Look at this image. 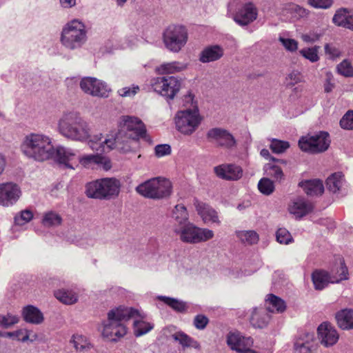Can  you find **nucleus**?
Segmentation results:
<instances>
[{
	"label": "nucleus",
	"instance_id": "a211bd4d",
	"mask_svg": "<svg viewBox=\"0 0 353 353\" xmlns=\"http://www.w3.org/2000/svg\"><path fill=\"white\" fill-rule=\"evenodd\" d=\"M54 160L67 168L74 169L78 164V151L70 148L58 145L54 148Z\"/></svg>",
	"mask_w": 353,
	"mask_h": 353
},
{
	"label": "nucleus",
	"instance_id": "c756f323",
	"mask_svg": "<svg viewBox=\"0 0 353 353\" xmlns=\"http://www.w3.org/2000/svg\"><path fill=\"white\" fill-rule=\"evenodd\" d=\"M336 320L339 327L343 330L353 329V310L344 309L336 314Z\"/></svg>",
	"mask_w": 353,
	"mask_h": 353
},
{
	"label": "nucleus",
	"instance_id": "4c0bfd02",
	"mask_svg": "<svg viewBox=\"0 0 353 353\" xmlns=\"http://www.w3.org/2000/svg\"><path fill=\"white\" fill-rule=\"evenodd\" d=\"M279 163L270 162L264 166V170L268 176L273 178L276 181H281L284 179L282 169L277 165Z\"/></svg>",
	"mask_w": 353,
	"mask_h": 353
},
{
	"label": "nucleus",
	"instance_id": "4d7b16f0",
	"mask_svg": "<svg viewBox=\"0 0 353 353\" xmlns=\"http://www.w3.org/2000/svg\"><path fill=\"white\" fill-rule=\"evenodd\" d=\"M279 41L285 48L290 52H294L298 48V42L295 39L280 37Z\"/></svg>",
	"mask_w": 353,
	"mask_h": 353
},
{
	"label": "nucleus",
	"instance_id": "58836bf2",
	"mask_svg": "<svg viewBox=\"0 0 353 353\" xmlns=\"http://www.w3.org/2000/svg\"><path fill=\"white\" fill-rule=\"evenodd\" d=\"M185 68V65L178 61H173L161 64L158 68V71L161 74H173L182 71Z\"/></svg>",
	"mask_w": 353,
	"mask_h": 353
},
{
	"label": "nucleus",
	"instance_id": "f3484780",
	"mask_svg": "<svg viewBox=\"0 0 353 353\" xmlns=\"http://www.w3.org/2000/svg\"><path fill=\"white\" fill-rule=\"evenodd\" d=\"M81 90L92 96L105 97L110 90L107 84L94 77H84L80 82Z\"/></svg>",
	"mask_w": 353,
	"mask_h": 353
},
{
	"label": "nucleus",
	"instance_id": "f03ea898",
	"mask_svg": "<svg viewBox=\"0 0 353 353\" xmlns=\"http://www.w3.org/2000/svg\"><path fill=\"white\" fill-rule=\"evenodd\" d=\"M139 315L138 310L122 305L110 310L108 312V319L103 323V337L116 341L124 336L127 333V328L123 322Z\"/></svg>",
	"mask_w": 353,
	"mask_h": 353
},
{
	"label": "nucleus",
	"instance_id": "338daca9",
	"mask_svg": "<svg viewBox=\"0 0 353 353\" xmlns=\"http://www.w3.org/2000/svg\"><path fill=\"white\" fill-rule=\"evenodd\" d=\"M293 9H294V12L296 13H297L299 15V17H306L309 14V12L307 10H306L305 8L301 7L298 5H296Z\"/></svg>",
	"mask_w": 353,
	"mask_h": 353
},
{
	"label": "nucleus",
	"instance_id": "9d476101",
	"mask_svg": "<svg viewBox=\"0 0 353 353\" xmlns=\"http://www.w3.org/2000/svg\"><path fill=\"white\" fill-rule=\"evenodd\" d=\"M174 231L179 235L181 241L188 243L205 242L214 236L212 230L198 228L189 221L180 228H175Z\"/></svg>",
	"mask_w": 353,
	"mask_h": 353
},
{
	"label": "nucleus",
	"instance_id": "8fccbe9b",
	"mask_svg": "<svg viewBox=\"0 0 353 353\" xmlns=\"http://www.w3.org/2000/svg\"><path fill=\"white\" fill-rule=\"evenodd\" d=\"M300 54L305 59L310 60L311 62H316L319 59L318 48H307L300 50Z\"/></svg>",
	"mask_w": 353,
	"mask_h": 353
},
{
	"label": "nucleus",
	"instance_id": "13d9d810",
	"mask_svg": "<svg viewBox=\"0 0 353 353\" xmlns=\"http://www.w3.org/2000/svg\"><path fill=\"white\" fill-rule=\"evenodd\" d=\"M139 90L138 85H133L132 87H125L118 90V94L123 97H133Z\"/></svg>",
	"mask_w": 353,
	"mask_h": 353
},
{
	"label": "nucleus",
	"instance_id": "6e6552de",
	"mask_svg": "<svg viewBox=\"0 0 353 353\" xmlns=\"http://www.w3.org/2000/svg\"><path fill=\"white\" fill-rule=\"evenodd\" d=\"M188 34L186 28L181 25L171 24L163 32L162 40L165 48L177 53L186 45Z\"/></svg>",
	"mask_w": 353,
	"mask_h": 353
},
{
	"label": "nucleus",
	"instance_id": "c85d7f7f",
	"mask_svg": "<svg viewBox=\"0 0 353 353\" xmlns=\"http://www.w3.org/2000/svg\"><path fill=\"white\" fill-rule=\"evenodd\" d=\"M22 316L24 321L32 324H40L43 321L42 312L33 305H27L23 308Z\"/></svg>",
	"mask_w": 353,
	"mask_h": 353
},
{
	"label": "nucleus",
	"instance_id": "774afa93",
	"mask_svg": "<svg viewBox=\"0 0 353 353\" xmlns=\"http://www.w3.org/2000/svg\"><path fill=\"white\" fill-rule=\"evenodd\" d=\"M59 1L64 8H70L76 5V0H59Z\"/></svg>",
	"mask_w": 353,
	"mask_h": 353
},
{
	"label": "nucleus",
	"instance_id": "de8ad7c7",
	"mask_svg": "<svg viewBox=\"0 0 353 353\" xmlns=\"http://www.w3.org/2000/svg\"><path fill=\"white\" fill-rule=\"evenodd\" d=\"M134 334L137 336H142L153 328V325L143 321H134Z\"/></svg>",
	"mask_w": 353,
	"mask_h": 353
},
{
	"label": "nucleus",
	"instance_id": "5701e85b",
	"mask_svg": "<svg viewBox=\"0 0 353 353\" xmlns=\"http://www.w3.org/2000/svg\"><path fill=\"white\" fill-rule=\"evenodd\" d=\"M194 205L198 214L205 223L212 222L220 223L217 212L208 204L200 201L197 199H194Z\"/></svg>",
	"mask_w": 353,
	"mask_h": 353
},
{
	"label": "nucleus",
	"instance_id": "a878e982",
	"mask_svg": "<svg viewBox=\"0 0 353 353\" xmlns=\"http://www.w3.org/2000/svg\"><path fill=\"white\" fill-rule=\"evenodd\" d=\"M270 319V316L265 307H254L252 310L250 322L255 328L265 327Z\"/></svg>",
	"mask_w": 353,
	"mask_h": 353
},
{
	"label": "nucleus",
	"instance_id": "2f4dec72",
	"mask_svg": "<svg viewBox=\"0 0 353 353\" xmlns=\"http://www.w3.org/2000/svg\"><path fill=\"white\" fill-rule=\"evenodd\" d=\"M172 338L174 341L178 342L183 348L192 347L199 350L201 347L198 341L182 331L176 332L172 334Z\"/></svg>",
	"mask_w": 353,
	"mask_h": 353
},
{
	"label": "nucleus",
	"instance_id": "052dcab7",
	"mask_svg": "<svg viewBox=\"0 0 353 353\" xmlns=\"http://www.w3.org/2000/svg\"><path fill=\"white\" fill-rule=\"evenodd\" d=\"M308 3L315 8L327 9L332 5V0H308Z\"/></svg>",
	"mask_w": 353,
	"mask_h": 353
},
{
	"label": "nucleus",
	"instance_id": "09e8293b",
	"mask_svg": "<svg viewBox=\"0 0 353 353\" xmlns=\"http://www.w3.org/2000/svg\"><path fill=\"white\" fill-rule=\"evenodd\" d=\"M33 218V213L30 210L21 211L19 214L14 216V223L18 225H23L30 222Z\"/></svg>",
	"mask_w": 353,
	"mask_h": 353
},
{
	"label": "nucleus",
	"instance_id": "ddd939ff",
	"mask_svg": "<svg viewBox=\"0 0 353 353\" xmlns=\"http://www.w3.org/2000/svg\"><path fill=\"white\" fill-rule=\"evenodd\" d=\"M341 273L339 275V277L334 276V278L332 279L330 274L325 271V270H315L312 274V280L314 286V288L317 290H322L325 287L327 286L329 283H339L341 281L347 280L348 279V270L345 263H343V261H341Z\"/></svg>",
	"mask_w": 353,
	"mask_h": 353
},
{
	"label": "nucleus",
	"instance_id": "1a4fd4ad",
	"mask_svg": "<svg viewBox=\"0 0 353 353\" xmlns=\"http://www.w3.org/2000/svg\"><path fill=\"white\" fill-rule=\"evenodd\" d=\"M202 121L197 108L179 111L175 117L176 130L184 135L192 134L200 125Z\"/></svg>",
	"mask_w": 353,
	"mask_h": 353
},
{
	"label": "nucleus",
	"instance_id": "423d86ee",
	"mask_svg": "<svg viewBox=\"0 0 353 353\" xmlns=\"http://www.w3.org/2000/svg\"><path fill=\"white\" fill-rule=\"evenodd\" d=\"M87 41V31L85 24L74 19L68 22L62 29L61 42L67 49L74 50L81 48Z\"/></svg>",
	"mask_w": 353,
	"mask_h": 353
},
{
	"label": "nucleus",
	"instance_id": "aec40b11",
	"mask_svg": "<svg viewBox=\"0 0 353 353\" xmlns=\"http://www.w3.org/2000/svg\"><path fill=\"white\" fill-rule=\"evenodd\" d=\"M258 16L256 7L252 2L245 3L234 14V21L241 26H246L255 21Z\"/></svg>",
	"mask_w": 353,
	"mask_h": 353
},
{
	"label": "nucleus",
	"instance_id": "0eeeda50",
	"mask_svg": "<svg viewBox=\"0 0 353 353\" xmlns=\"http://www.w3.org/2000/svg\"><path fill=\"white\" fill-rule=\"evenodd\" d=\"M172 188V183L168 179L156 177L139 184L135 190L145 198L162 199L170 196Z\"/></svg>",
	"mask_w": 353,
	"mask_h": 353
},
{
	"label": "nucleus",
	"instance_id": "ea45409f",
	"mask_svg": "<svg viewBox=\"0 0 353 353\" xmlns=\"http://www.w3.org/2000/svg\"><path fill=\"white\" fill-rule=\"evenodd\" d=\"M306 337L307 340L305 341L299 339L294 343L296 353H312L311 348L312 345L310 341H313L314 334L307 333Z\"/></svg>",
	"mask_w": 353,
	"mask_h": 353
},
{
	"label": "nucleus",
	"instance_id": "a19ab883",
	"mask_svg": "<svg viewBox=\"0 0 353 353\" xmlns=\"http://www.w3.org/2000/svg\"><path fill=\"white\" fill-rule=\"evenodd\" d=\"M62 218L57 213L50 211L46 212L42 219V223L46 227H55L61 225Z\"/></svg>",
	"mask_w": 353,
	"mask_h": 353
},
{
	"label": "nucleus",
	"instance_id": "4be33fe9",
	"mask_svg": "<svg viewBox=\"0 0 353 353\" xmlns=\"http://www.w3.org/2000/svg\"><path fill=\"white\" fill-rule=\"evenodd\" d=\"M253 343L250 337H244L239 332H230L227 336V344L233 350L239 352L248 350Z\"/></svg>",
	"mask_w": 353,
	"mask_h": 353
},
{
	"label": "nucleus",
	"instance_id": "9b49d317",
	"mask_svg": "<svg viewBox=\"0 0 353 353\" xmlns=\"http://www.w3.org/2000/svg\"><path fill=\"white\" fill-rule=\"evenodd\" d=\"M330 134L321 131L314 135L302 137L299 141L300 149L310 154H319L326 151L330 145Z\"/></svg>",
	"mask_w": 353,
	"mask_h": 353
},
{
	"label": "nucleus",
	"instance_id": "dca6fc26",
	"mask_svg": "<svg viewBox=\"0 0 353 353\" xmlns=\"http://www.w3.org/2000/svg\"><path fill=\"white\" fill-rule=\"evenodd\" d=\"M21 196L19 186L14 183H0V205L4 207L15 204Z\"/></svg>",
	"mask_w": 353,
	"mask_h": 353
},
{
	"label": "nucleus",
	"instance_id": "4468645a",
	"mask_svg": "<svg viewBox=\"0 0 353 353\" xmlns=\"http://www.w3.org/2000/svg\"><path fill=\"white\" fill-rule=\"evenodd\" d=\"M207 139L214 142L218 146L226 149H231L236 146V140L227 130L222 128H213L206 134Z\"/></svg>",
	"mask_w": 353,
	"mask_h": 353
},
{
	"label": "nucleus",
	"instance_id": "37998d69",
	"mask_svg": "<svg viewBox=\"0 0 353 353\" xmlns=\"http://www.w3.org/2000/svg\"><path fill=\"white\" fill-rule=\"evenodd\" d=\"M237 236L243 243L250 245L255 244L259 241L257 233L252 230L238 232Z\"/></svg>",
	"mask_w": 353,
	"mask_h": 353
},
{
	"label": "nucleus",
	"instance_id": "412c9836",
	"mask_svg": "<svg viewBox=\"0 0 353 353\" xmlns=\"http://www.w3.org/2000/svg\"><path fill=\"white\" fill-rule=\"evenodd\" d=\"M216 176L222 179L235 181L242 176L241 168L234 164H222L214 167Z\"/></svg>",
	"mask_w": 353,
	"mask_h": 353
},
{
	"label": "nucleus",
	"instance_id": "20e7f679",
	"mask_svg": "<svg viewBox=\"0 0 353 353\" xmlns=\"http://www.w3.org/2000/svg\"><path fill=\"white\" fill-rule=\"evenodd\" d=\"M102 134L94 135L88 142L90 147L97 152H108L116 149L121 152L127 153L132 150V142L139 139L133 138L124 130L118 132L111 138H105L102 141Z\"/></svg>",
	"mask_w": 353,
	"mask_h": 353
},
{
	"label": "nucleus",
	"instance_id": "cd10ccee",
	"mask_svg": "<svg viewBox=\"0 0 353 353\" xmlns=\"http://www.w3.org/2000/svg\"><path fill=\"white\" fill-rule=\"evenodd\" d=\"M171 218L174 221V229L185 225L189 221V214L186 207L183 204L176 205L172 210Z\"/></svg>",
	"mask_w": 353,
	"mask_h": 353
},
{
	"label": "nucleus",
	"instance_id": "7c9ffc66",
	"mask_svg": "<svg viewBox=\"0 0 353 353\" xmlns=\"http://www.w3.org/2000/svg\"><path fill=\"white\" fill-rule=\"evenodd\" d=\"M345 180L341 172H336L330 176L326 180L327 190L334 194L341 193Z\"/></svg>",
	"mask_w": 353,
	"mask_h": 353
},
{
	"label": "nucleus",
	"instance_id": "393cba45",
	"mask_svg": "<svg viewBox=\"0 0 353 353\" xmlns=\"http://www.w3.org/2000/svg\"><path fill=\"white\" fill-rule=\"evenodd\" d=\"M332 21L338 26L353 30V11L347 8H340L336 11Z\"/></svg>",
	"mask_w": 353,
	"mask_h": 353
},
{
	"label": "nucleus",
	"instance_id": "2eb2a0df",
	"mask_svg": "<svg viewBox=\"0 0 353 353\" xmlns=\"http://www.w3.org/2000/svg\"><path fill=\"white\" fill-rule=\"evenodd\" d=\"M119 130H124L135 139L146 137L145 125L139 119L134 117L122 116L119 123Z\"/></svg>",
	"mask_w": 353,
	"mask_h": 353
},
{
	"label": "nucleus",
	"instance_id": "bf43d9fd",
	"mask_svg": "<svg viewBox=\"0 0 353 353\" xmlns=\"http://www.w3.org/2000/svg\"><path fill=\"white\" fill-rule=\"evenodd\" d=\"M154 152L157 157H162L171 153V147L168 144H159L155 146Z\"/></svg>",
	"mask_w": 353,
	"mask_h": 353
},
{
	"label": "nucleus",
	"instance_id": "6ab92c4d",
	"mask_svg": "<svg viewBox=\"0 0 353 353\" xmlns=\"http://www.w3.org/2000/svg\"><path fill=\"white\" fill-rule=\"evenodd\" d=\"M318 337L321 345L330 347L335 345L339 339L336 330L330 323H322L317 329Z\"/></svg>",
	"mask_w": 353,
	"mask_h": 353
},
{
	"label": "nucleus",
	"instance_id": "473e14b6",
	"mask_svg": "<svg viewBox=\"0 0 353 353\" xmlns=\"http://www.w3.org/2000/svg\"><path fill=\"white\" fill-rule=\"evenodd\" d=\"M268 312H278L282 313L286 309V304L285 301L272 294H268V298L265 299Z\"/></svg>",
	"mask_w": 353,
	"mask_h": 353
},
{
	"label": "nucleus",
	"instance_id": "69168bd1",
	"mask_svg": "<svg viewBox=\"0 0 353 353\" xmlns=\"http://www.w3.org/2000/svg\"><path fill=\"white\" fill-rule=\"evenodd\" d=\"M341 261H343V263H345V261L343 260V259L342 258H339V265H334V267H333L331 270V272L330 273H329L331 276V278L333 279L334 278V276H336L337 278L339 277V275L341 273Z\"/></svg>",
	"mask_w": 353,
	"mask_h": 353
},
{
	"label": "nucleus",
	"instance_id": "0e129e2a",
	"mask_svg": "<svg viewBox=\"0 0 353 353\" xmlns=\"http://www.w3.org/2000/svg\"><path fill=\"white\" fill-rule=\"evenodd\" d=\"M325 51L326 54L330 55L331 58L338 57L340 55L339 50L331 44H326L325 46Z\"/></svg>",
	"mask_w": 353,
	"mask_h": 353
},
{
	"label": "nucleus",
	"instance_id": "c03bdc74",
	"mask_svg": "<svg viewBox=\"0 0 353 353\" xmlns=\"http://www.w3.org/2000/svg\"><path fill=\"white\" fill-rule=\"evenodd\" d=\"M72 342L75 349L79 352L90 350L91 347V345L87 338L82 335H74Z\"/></svg>",
	"mask_w": 353,
	"mask_h": 353
},
{
	"label": "nucleus",
	"instance_id": "c9c22d12",
	"mask_svg": "<svg viewBox=\"0 0 353 353\" xmlns=\"http://www.w3.org/2000/svg\"><path fill=\"white\" fill-rule=\"evenodd\" d=\"M157 299L170 306L175 312L183 313L188 309L186 303L177 299L165 296H159Z\"/></svg>",
	"mask_w": 353,
	"mask_h": 353
},
{
	"label": "nucleus",
	"instance_id": "a18cd8bd",
	"mask_svg": "<svg viewBox=\"0 0 353 353\" xmlns=\"http://www.w3.org/2000/svg\"><path fill=\"white\" fill-rule=\"evenodd\" d=\"M103 161L102 156L97 154H88L82 157L78 156V163H80L84 167H90L94 164H98Z\"/></svg>",
	"mask_w": 353,
	"mask_h": 353
},
{
	"label": "nucleus",
	"instance_id": "e2e57ef3",
	"mask_svg": "<svg viewBox=\"0 0 353 353\" xmlns=\"http://www.w3.org/2000/svg\"><path fill=\"white\" fill-rule=\"evenodd\" d=\"M261 155L267 159H270V161H271L272 162H274V163H282V164H284V165H286V161L283 160V159H276L274 157H272L270 154V152L268 149H262L261 150V152H260Z\"/></svg>",
	"mask_w": 353,
	"mask_h": 353
},
{
	"label": "nucleus",
	"instance_id": "e433bc0d",
	"mask_svg": "<svg viewBox=\"0 0 353 353\" xmlns=\"http://www.w3.org/2000/svg\"><path fill=\"white\" fill-rule=\"evenodd\" d=\"M55 297L64 304L71 305L77 302V296L71 290L61 289L54 292Z\"/></svg>",
	"mask_w": 353,
	"mask_h": 353
},
{
	"label": "nucleus",
	"instance_id": "72a5a7b5",
	"mask_svg": "<svg viewBox=\"0 0 353 353\" xmlns=\"http://www.w3.org/2000/svg\"><path fill=\"white\" fill-rule=\"evenodd\" d=\"M0 337L12 338L17 341L33 342L37 339V334H33L30 338V332L28 330H18L14 332H0Z\"/></svg>",
	"mask_w": 353,
	"mask_h": 353
},
{
	"label": "nucleus",
	"instance_id": "603ef678",
	"mask_svg": "<svg viewBox=\"0 0 353 353\" xmlns=\"http://www.w3.org/2000/svg\"><path fill=\"white\" fill-rule=\"evenodd\" d=\"M290 148V143L288 141L273 139L270 144V148L274 153L280 154L284 152Z\"/></svg>",
	"mask_w": 353,
	"mask_h": 353
},
{
	"label": "nucleus",
	"instance_id": "f8f14e48",
	"mask_svg": "<svg viewBox=\"0 0 353 353\" xmlns=\"http://www.w3.org/2000/svg\"><path fill=\"white\" fill-rule=\"evenodd\" d=\"M181 82L174 76L159 77L150 81L153 90L168 100L173 99L181 88Z\"/></svg>",
	"mask_w": 353,
	"mask_h": 353
},
{
	"label": "nucleus",
	"instance_id": "864d4df0",
	"mask_svg": "<svg viewBox=\"0 0 353 353\" xmlns=\"http://www.w3.org/2000/svg\"><path fill=\"white\" fill-rule=\"evenodd\" d=\"M338 72L346 77H353V67L347 60L343 61L336 67Z\"/></svg>",
	"mask_w": 353,
	"mask_h": 353
},
{
	"label": "nucleus",
	"instance_id": "b1692460",
	"mask_svg": "<svg viewBox=\"0 0 353 353\" xmlns=\"http://www.w3.org/2000/svg\"><path fill=\"white\" fill-rule=\"evenodd\" d=\"M223 54L224 50L221 46L211 45L202 50L199 60L203 63H208L219 60Z\"/></svg>",
	"mask_w": 353,
	"mask_h": 353
},
{
	"label": "nucleus",
	"instance_id": "49530a36",
	"mask_svg": "<svg viewBox=\"0 0 353 353\" xmlns=\"http://www.w3.org/2000/svg\"><path fill=\"white\" fill-rule=\"evenodd\" d=\"M259 190L263 194L270 195L274 190V185L272 181L268 178L261 179L258 183Z\"/></svg>",
	"mask_w": 353,
	"mask_h": 353
},
{
	"label": "nucleus",
	"instance_id": "bb28decb",
	"mask_svg": "<svg viewBox=\"0 0 353 353\" xmlns=\"http://www.w3.org/2000/svg\"><path fill=\"white\" fill-rule=\"evenodd\" d=\"M313 210V205L302 198L294 200L289 206V211L296 218H302Z\"/></svg>",
	"mask_w": 353,
	"mask_h": 353
},
{
	"label": "nucleus",
	"instance_id": "6e6d98bb",
	"mask_svg": "<svg viewBox=\"0 0 353 353\" xmlns=\"http://www.w3.org/2000/svg\"><path fill=\"white\" fill-rule=\"evenodd\" d=\"M209 323L208 318L203 314H197L195 316L193 325L194 327L200 330H204Z\"/></svg>",
	"mask_w": 353,
	"mask_h": 353
},
{
	"label": "nucleus",
	"instance_id": "680f3d73",
	"mask_svg": "<svg viewBox=\"0 0 353 353\" xmlns=\"http://www.w3.org/2000/svg\"><path fill=\"white\" fill-rule=\"evenodd\" d=\"M288 84L294 85L302 81V76L298 71L294 70L287 77Z\"/></svg>",
	"mask_w": 353,
	"mask_h": 353
},
{
	"label": "nucleus",
	"instance_id": "39448f33",
	"mask_svg": "<svg viewBox=\"0 0 353 353\" xmlns=\"http://www.w3.org/2000/svg\"><path fill=\"white\" fill-rule=\"evenodd\" d=\"M121 183L116 178H103L89 182L85 185L88 197L100 200H110L120 193Z\"/></svg>",
	"mask_w": 353,
	"mask_h": 353
},
{
	"label": "nucleus",
	"instance_id": "7ed1b4c3",
	"mask_svg": "<svg viewBox=\"0 0 353 353\" xmlns=\"http://www.w3.org/2000/svg\"><path fill=\"white\" fill-rule=\"evenodd\" d=\"M57 130L67 139L74 141H85L90 137L88 123L75 112L63 114L58 121Z\"/></svg>",
	"mask_w": 353,
	"mask_h": 353
},
{
	"label": "nucleus",
	"instance_id": "3c124183",
	"mask_svg": "<svg viewBox=\"0 0 353 353\" xmlns=\"http://www.w3.org/2000/svg\"><path fill=\"white\" fill-rule=\"evenodd\" d=\"M276 241L281 244H289L293 241L291 234L285 228H279L276 232Z\"/></svg>",
	"mask_w": 353,
	"mask_h": 353
},
{
	"label": "nucleus",
	"instance_id": "79ce46f5",
	"mask_svg": "<svg viewBox=\"0 0 353 353\" xmlns=\"http://www.w3.org/2000/svg\"><path fill=\"white\" fill-rule=\"evenodd\" d=\"M19 317L17 315L8 312L6 314H0V327L8 329L18 323Z\"/></svg>",
	"mask_w": 353,
	"mask_h": 353
},
{
	"label": "nucleus",
	"instance_id": "f257e3e1",
	"mask_svg": "<svg viewBox=\"0 0 353 353\" xmlns=\"http://www.w3.org/2000/svg\"><path fill=\"white\" fill-rule=\"evenodd\" d=\"M20 148L24 156L37 162L52 159L54 154L52 138L42 133L27 134L23 138Z\"/></svg>",
	"mask_w": 353,
	"mask_h": 353
},
{
	"label": "nucleus",
	"instance_id": "5fc2aeb1",
	"mask_svg": "<svg viewBox=\"0 0 353 353\" xmlns=\"http://www.w3.org/2000/svg\"><path fill=\"white\" fill-rule=\"evenodd\" d=\"M340 125L345 130H353V110H348L340 120Z\"/></svg>",
	"mask_w": 353,
	"mask_h": 353
},
{
	"label": "nucleus",
	"instance_id": "f704fd0d",
	"mask_svg": "<svg viewBox=\"0 0 353 353\" xmlns=\"http://www.w3.org/2000/svg\"><path fill=\"white\" fill-rule=\"evenodd\" d=\"M301 186L309 196H317L323 194L324 187L321 180H310L301 183Z\"/></svg>",
	"mask_w": 353,
	"mask_h": 353
}]
</instances>
